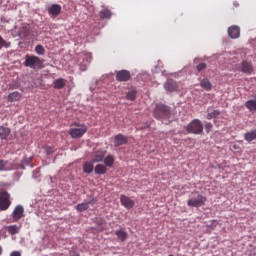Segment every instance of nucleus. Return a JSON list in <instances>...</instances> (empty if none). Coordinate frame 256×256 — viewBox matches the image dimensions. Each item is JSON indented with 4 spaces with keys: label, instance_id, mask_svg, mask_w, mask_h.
Wrapping results in <instances>:
<instances>
[{
    "label": "nucleus",
    "instance_id": "f257e3e1",
    "mask_svg": "<svg viewBox=\"0 0 256 256\" xmlns=\"http://www.w3.org/2000/svg\"><path fill=\"white\" fill-rule=\"evenodd\" d=\"M154 117L159 121H167L171 118V108L167 105L157 104L154 109Z\"/></svg>",
    "mask_w": 256,
    "mask_h": 256
},
{
    "label": "nucleus",
    "instance_id": "f03ea898",
    "mask_svg": "<svg viewBox=\"0 0 256 256\" xmlns=\"http://www.w3.org/2000/svg\"><path fill=\"white\" fill-rule=\"evenodd\" d=\"M87 133V125L74 123L71 125L69 129V135L72 139H81Z\"/></svg>",
    "mask_w": 256,
    "mask_h": 256
},
{
    "label": "nucleus",
    "instance_id": "7ed1b4c3",
    "mask_svg": "<svg viewBox=\"0 0 256 256\" xmlns=\"http://www.w3.org/2000/svg\"><path fill=\"white\" fill-rule=\"evenodd\" d=\"M186 131L193 135H201V133H203V123H201V120L199 119H194L186 126Z\"/></svg>",
    "mask_w": 256,
    "mask_h": 256
},
{
    "label": "nucleus",
    "instance_id": "20e7f679",
    "mask_svg": "<svg viewBox=\"0 0 256 256\" xmlns=\"http://www.w3.org/2000/svg\"><path fill=\"white\" fill-rule=\"evenodd\" d=\"M24 65L25 67H30V69H41L43 61L37 56L26 55Z\"/></svg>",
    "mask_w": 256,
    "mask_h": 256
},
{
    "label": "nucleus",
    "instance_id": "39448f33",
    "mask_svg": "<svg viewBox=\"0 0 256 256\" xmlns=\"http://www.w3.org/2000/svg\"><path fill=\"white\" fill-rule=\"evenodd\" d=\"M11 207V194L7 191L0 192V211H7Z\"/></svg>",
    "mask_w": 256,
    "mask_h": 256
},
{
    "label": "nucleus",
    "instance_id": "423d86ee",
    "mask_svg": "<svg viewBox=\"0 0 256 256\" xmlns=\"http://www.w3.org/2000/svg\"><path fill=\"white\" fill-rule=\"evenodd\" d=\"M207 202V197L197 194L196 196H193L192 198L188 199L187 205L188 207H203L205 203Z\"/></svg>",
    "mask_w": 256,
    "mask_h": 256
},
{
    "label": "nucleus",
    "instance_id": "0eeeda50",
    "mask_svg": "<svg viewBox=\"0 0 256 256\" xmlns=\"http://www.w3.org/2000/svg\"><path fill=\"white\" fill-rule=\"evenodd\" d=\"M239 71H241V73H245L246 75H251V73L254 71L253 63L243 60L240 64Z\"/></svg>",
    "mask_w": 256,
    "mask_h": 256
},
{
    "label": "nucleus",
    "instance_id": "6e6552de",
    "mask_svg": "<svg viewBox=\"0 0 256 256\" xmlns=\"http://www.w3.org/2000/svg\"><path fill=\"white\" fill-rule=\"evenodd\" d=\"M131 79V72L128 70H120L116 73V81L127 82Z\"/></svg>",
    "mask_w": 256,
    "mask_h": 256
},
{
    "label": "nucleus",
    "instance_id": "1a4fd4ad",
    "mask_svg": "<svg viewBox=\"0 0 256 256\" xmlns=\"http://www.w3.org/2000/svg\"><path fill=\"white\" fill-rule=\"evenodd\" d=\"M120 203L126 209H133V207H135V201L125 195L120 196Z\"/></svg>",
    "mask_w": 256,
    "mask_h": 256
},
{
    "label": "nucleus",
    "instance_id": "9d476101",
    "mask_svg": "<svg viewBox=\"0 0 256 256\" xmlns=\"http://www.w3.org/2000/svg\"><path fill=\"white\" fill-rule=\"evenodd\" d=\"M95 203H97V200L95 198H92L90 201L88 202H83L78 204L75 209L79 212V213H83V211H87V209H89L90 205H95Z\"/></svg>",
    "mask_w": 256,
    "mask_h": 256
},
{
    "label": "nucleus",
    "instance_id": "9b49d317",
    "mask_svg": "<svg viewBox=\"0 0 256 256\" xmlns=\"http://www.w3.org/2000/svg\"><path fill=\"white\" fill-rule=\"evenodd\" d=\"M228 35L230 39H239V37H241V28H239V26L229 27Z\"/></svg>",
    "mask_w": 256,
    "mask_h": 256
},
{
    "label": "nucleus",
    "instance_id": "f8f14e48",
    "mask_svg": "<svg viewBox=\"0 0 256 256\" xmlns=\"http://www.w3.org/2000/svg\"><path fill=\"white\" fill-rule=\"evenodd\" d=\"M23 213H25V209L23 208V206L18 205L15 207L13 213H12V218L14 223L19 221V219H21L23 217Z\"/></svg>",
    "mask_w": 256,
    "mask_h": 256
},
{
    "label": "nucleus",
    "instance_id": "ddd939ff",
    "mask_svg": "<svg viewBox=\"0 0 256 256\" xmlns=\"http://www.w3.org/2000/svg\"><path fill=\"white\" fill-rule=\"evenodd\" d=\"M129 139L123 134H118L114 137V147H121V145H127Z\"/></svg>",
    "mask_w": 256,
    "mask_h": 256
},
{
    "label": "nucleus",
    "instance_id": "4468645a",
    "mask_svg": "<svg viewBox=\"0 0 256 256\" xmlns=\"http://www.w3.org/2000/svg\"><path fill=\"white\" fill-rule=\"evenodd\" d=\"M105 155H107V151L98 150L94 152L92 163H101L105 159Z\"/></svg>",
    "mask_w": 256,
    "mask_h": 256
},
{
    "label": "nucleus",
    "instance_id": "2eb2a0df",
    "mask_svg": "<svg viewBox=\"0 0 256 256\" xmlns=\"http://www.w3.org/2000/svg\"><path fill=\"white\" fill-rule=\"evenodd\" d=\"M9 135H11V128L1 125L0 126V140L7 141V139H9Z\"/></svg>",
    "mask_w": 256,
    "mask_h": 256
},
{
    "label": "nucleus",
    "instance_id": "dca6fc26",
    "mask_svg": "<svg viewBox=\"0 0 256 256\" xmlns=\"http://www.w3.org/2000/svg\"><path fill=\"white\" fill-rule=\"evenodd\" d=\"M164 88L169 92L173 93V91H177L179 89V85L177 82L173 80H167L164 84Z\"/></svg>",
    "mask_w": 256,
    "mask_h": 256
},
{
    "label": "nucleus",
    "instance_id": "f3484780",
    "mask_svg": "<svg viewBox=\"0 0 256 256\" xmlns=\"http://www.w3.org/2000/svg\"><path fill=\"white\" fill-rule=\"evenodd\" d=\"M19 35L22 39H25V37H29L31 35V27L29 25L22 26L19 31Z\"/></svg>",
    "mask_w": 256,
    "mask_h": 256
},
{
    "label": "nucleus",
    "instance_id": "a211bd4d",
    "mask_svg": "<svg viewBox=\"0 0 256 256\" xmlns=\"http://www.w3.org/2000/svg\"><path fill=\"white\" fill-rule=\"evenodd\" d=\"M67 85V80L63 78H58L53 82V88L61 90Z\"/></svg>",
    "mask_w": 256,
    "mask_h": 256
},
{
    "label": "nucleus",
    "instance_id": "6ab92c4d",
    "mask_svg": "<svg viewBox=\"0 0 256 256\" xmlns=\"http://www.w3.org/2000/svg\"><path fill=\"white\" fill-rule=\"evenodd\" d=\"M115 235H116L117 239L119 241H121L122 243L127 241L128 234H127V232L125 230H121V229L120 230H116L115 231Z\"/></svg>",
    "mask_w": 256,
    "mask_h": 256
},
{
    "label": "nucleus",
    "instance_id": "aec40b11",
    "mask_svg": "<svg viewBox=\"0 0 256 256\" xmlns=\"http://www.w3.org/2000/svg\"><path fill=\"white\" fill-rule=\"evenodd\" d=\"M49 13L50 15H54V17H57V15L61 13V5L53 4L49 7Z\"/></svg>",
    "mask_w": 256,
    "mask_h": 256
},
{
    "label": "nucleus",
    "instance_id": "412c9836",
    "mask_svg": "<svg viewBox=\"0 0 256 256\" xmlns=\"http://www.w3.org/2000/svg\"><path fill=\"white\" fill-rule=\"evenodd\" d=\"M21 97H22L21 93H19L18 91H15L10 93L7 99L10 103H13L15 101H21Z\"/></svg>",
    "mask_w": 256,
    "mask_h": 256
},
{
    "label": "nucleus",
    "instance_id": "4be33fe9",
    "mask_svg": "<svg viewBox=\"0 0 256 256\" xmlns=\"http://www.w3.org/2000/svg\"><path fill=\"white\" fill-rule=\"evenodd\" d=\"M200 86L205 91H211V89H213V84H211V81H209V79L207 78L202 79V81L200 82Z\"/></svg>",
    "mask_w": 256,
    "mask_h": 256
},
{
    "label": "nucleus",
    "instance_id": "5701e85b",
    "mask_svg": "<svg viewBox=\"0 0 256 256\" xmlns=\"http://www.w3.org/2000/svg\"><path fill=\"white\" fill-rule=\"evenodd\" d=\"M94 171L96 175H105V173H107V166L103 164H97Z\"/></svg>",
    "mask_w": 256,
    "mask_h": 256
},
{
    "label": "nucleus",
    "instance_id": "b1692460",
    "mask_svg": "<svg viewBox=\"0 0 256 256\" xmlns=\"http://www.w3.org/2000/svg\"><path fill=\"white\" fill-rule=\"evenodd\" d=\"M95 162H93V160L85 162L83 165V171L84 173H93V169H94V164Z\"/></svg>",
    "mask_w": 256,
    "mask_h": 256
},
{
    "label": "nucleus",
    "instance_id": "393cba45",
    "mask_svg": "<svg viewBox=\"0 0 256 256\" xmlns=\"http://www.w3.org/2000/svg\"><path fill=\"white\" fill-rule=\"evenodd\" d=\"M245 141H248V143H251V141L256 140V129L252 130L244 135Z\"/></svg>",
    "mask_w": 256,
    "mask_h": 256
},
{
    "label": "nucleus",
    "instance_id": "a878e982",
    "mask_svg": "<svg viewBox=\"0 0 256 256\" xmlns=\"http://www.w3.org/2000/svg\"><path fill=\"white\" fill-rule=\"evenodd\" d=\"M245 107L246 109H248V111L256 112V100H248L245 103Z\"/></svg>",
    "mask_w": 256,
    "mask_h": 256
},
{
    "label": "nucleus",
    "instance_id": "bb28decb",
    "mask_svg": "<svg viewBox=\"0 0 256 256\" xmlns=\"http://www.w3.org/2000/svg\"><path fill=\"white\" fill-rule=\"evenodd\" d=\"M104 164L106 167H113L115 164V158L112 155H108L104 158Z\"/></svg>",
    "mask_w": 256,
    "mask_h": 256
},
{
    "label": "nucleus",
    "instance_id": "cd10ccee",
    "mask_svg": "<svg viewBox=\"0 0 256 256\" xmlns=\"http://www.w3.org/2000/svg\"><path fill=\"white\" fill-rule=\"evenodd\" d=\"M20 229H21V226L10 225V226H8V233L10 235H17V233H19Z\"/></svg>",
    "mask_w": 256,
    "mask_h": 256
},
{
    "label": "nucleus",
    "instance_id": "c85d7f7f",
    "mask_svg": "<svg viewBox=\"0 0 256 256\" xmlns=\"http://www.w3.org/2000/svg\"><path fill=\"white\" fill-rule=\"evenodd\" d=\"M9 49L11 47V42H7V40L3 39V36L0 35V50L1 49Z\"/></svg>",
    "mask_w": 256,
    "mask_h": 256
},
{
    "label": "nucleus",
    "instance_id": "c756f323",
    "mask_svg": "<svg viewBox=\"0 0 256 256\" xmlns=\"http://www.w3.org/2000/svg\"><path fill=\"white\" fill-rule=\"evenodd\" d=\"M221 115V111L219 110H213L212 112H209L206 116V119L211 120V119H216V117H219Z\"/></svg>",
    "mask_w": 256,
    "mask_h": 256
},
{
    "label": "nucleus",
    "instance_id": "7c9ffc66",
    "mask_svg": "<svg viewBox=\"0 0 256 256\" xmlns=\"http://www.w3.org/2000/svg\"><path fill=\"white\" fill-rule=\"evenodd\" d=\"M100 18L101 19H111V10L104 9L100 11Z\"/></svg>",
    "mask_w": 256,
    "mask_h": 256
},
{
    "label": "nucleus",
    "instance_id": "2f4dec72",
    "mask_svg": "<svg viewBox=\"0 0 256 256\" xmlns=\"http://www.w3.org/2000/svg\"><path fill=\"white\" fill-rule=\"evenodd\" d=\"M136 98H137V90H131L126 95V99H128V101H135Z\"/></svg>",
    "mask_w": 256,
    "mask_h": 256
},
{
    "label": "nucleus",
    "instance_id": "473e14b6",
    "mask_svg": "<svg viewBox=\"0 0 256 256\" xmlns=\"http://www.w3.org/2000/svg\"><path fill=\"white\" fill-rule=\"evenodd\" d=\"M35 51L37 53V55H45V48L42 45H37L35 47Z\"/></svg>",
    "mask_w": 256,
    "mask_h": 256
},
{
    "label": "nucleus",
    "instance_id": "72a5a7b5",
    "mask_svg": "<svg viewBox=\"0 0 256 256\" xmlns=\"http://www.w3.org/2000/svg\"><path fill=\"white\" fill-rule=\"evenodd\" d=\"M196 69L199 73H201V71H205V69H207V64L206 63H200L196 66Z\"/></svg>",
    "mask_w": 256,
    "mask_h": 256
},
{
    "label": "nucleus",
    "instance_id": "f704fd0d",
    "mask_svg": "<svg viewBox=\"0 0 256 256\" xmlns=\"http://www.w3.org/2000/svg\"><path fill=\"white\" fill-rule=\"evenodd\" d=\"M7 161L0 160V171H7Z\"/></svg>",
    "mask_w": 256,
    "mask_h": 256
},
{
    "label": "nucleus",
    "instance_id": "c9c22d12",
    "mask_svg": "<svg viewBox=\"0 0 256 256\" xmlns=\"http://www.w3.org/2000/svg\"><path fill=\"white\" fill-rule=\"evenodd\" d=\"M206 133H209L211 129H213V124L211 122H208L205 124Z\"/></svg>",
    "mask_w": 256,
    "mask_h": 256
},
{
    "label": "nucleus",
    "instance_id": "e433bc0d",
    "mask_svg": "<svg viewBox=\"0 0 256 256\" xmlns=\"http://www.w3.org/2000/svg\"><path fill=\"white\" fill-rule=\"evenodd\" d=\"M31 161H33V157L26 158L22 161L23 165H30Z\"/></svg>",
    "mask_w": 256,
    "mask_h": 256
},
{
    "label": "nucleus",
    "instance_id": "4c0bfd02",
    "mask_svg": "<svg viewBox=\"0 0 256 256\" xmlns=\"http://www.w3.org/2000/svg\"><path fill=\"white\" fill-rule=\"evenodd\" d=\"M45 151H46L47 155H51V153H53V148L47 146V147L45 148Z\"/></svg>",
    "mask_w": 256,
    "mask_h": 256
},
{
    "label": "nucleus",
    "instance_id": "58836bf2",
    "mask_svg": "<svg viewBox=\"0 0 256 256\" xmlns=\"http://www.w3.org/2000/svg\"><path fill=\"white\" fill-rule=\"evenodd\" d=\"M10 256H21V252L19 251H13Z\"/></svg>",
    "mask_w": 256,
    "mask_h": 256
},
{
    "label": "nucleus",
    "instance_id": "ea45409f",
    "mask_svg": "<svg viewBox=\"0 0 256 256\" xmlns=\"http://www.w3.org/2000/svg\"><path fill=\"white\" fill-rule=\"evenodd\" d=\"M0 255H3V248L0 246Z\"/></svg>",
    "mask_w": 256,
    "mask_h": 256
},
{
    "label": "nucleus",
    "instance_id": "a19ab883",
    "mask_svg": "<svg viewBox=\"0 0 256 256\" xmlns=\"http://www.w3.org/2000/svg\"><path fill=\"white\" fill-rule=\"evenodd\" d=\"M169 256H173V255H169Z\"/></svg>",
    "mask_w": 256,
    "mask_h": 256
}]
</instances>
